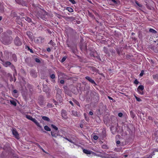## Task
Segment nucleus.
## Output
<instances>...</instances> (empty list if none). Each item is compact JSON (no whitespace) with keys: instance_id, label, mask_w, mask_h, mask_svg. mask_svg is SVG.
Returning <instances> with one entry per match:
<instances>
[{"instance_id":"obj_1","label":"nucleus","mask_w":158,"mask_h":158,"mask_svg":"<svg viewBox=\"0 0 158 158\" xmlns=\"http://www.w3.org/2000/svg\"><path fill=\"white\" fill-rule=\"evenodd\" d=\"M39 16L42 19H44L45 16L47 15L46 12L44 10H40L38 11Z\"/></svg>"},{"instance_id":"obj_2","label":"nucleus","mask_w":158,"mask_h":158,"mask_svg":"<svg viewBox=\"0 0 158 158\" xmlns=\"http://www.w3.org/2000/svg\"><path fill=\"white\" fill-rule=\"evenodd\" d=\"M144 89V87L143 85H139L137 89V91L138 93L141 95H143L144 94L143 90Z\"/></svg>"},{"instance_id":"obj_3","label":"nucleus","mask_w":158,"mask_h":158,"mask_svg":"<svg viewBox=\"0 0 158 158\" xmlns=\"http://www.w3.org/2000/svg\"><path fill=\"white\" fill-rule=\"evenodd\" d=\"M15 43L17 46H19L22 44V42L18 37H16L15 40Z\"/></svg>"},{"instance_id":"obj_4","label":"nucleus","mask_w":158,"mask_h":158,"mask_svg":"<svg viewBox=\"0 0 158 158\" xmlns=\"http://www.w3.org/2000/svg\"><path fill=\"white\" fill-rule=\"evenodd\" d=\"M61 114L62 118L65 119H66L68 117L67 116L66 111L64 110H62L61 112Z\"/></svg>"},{"instance_id":"obj_5","label":"nucleus","mask_w":158,"mask_h":158,"mask_svg":"<svg viewBox=\"0 0 158 158\" xmlns=\"http://www.w3.org/2000/svg\"><path fill=\"white\" fill-rule=\"evenodd\" d=\"M12 134L14 135L15 137L17 139H19V134L16 131L15 129H13L12 130Z\"/></svg>"},{"instance_id":"obj_6","label":"nucleus","mask_w":158,"mask_h":158,"mask_svg":"<svg viewBox=\"0 0 158 158\" xmlns=\"http://www.w3.org/2000/svg\"><path fill=\"white\" fill-rule=\"evenodd\" d=\"M32 121L34 122L38 127L41 128V130L44 132L43 131V129L42 128V126L40 125L39 123L37 121L35 118H34V119H33Z\"/></svg>"},{"instance_id":"obj_7","label":"nucleus","mask_w":158,"mask_h":158,"mask_svg":"<svg viewBox=\"0 0 158 158\" xmlns=\"http://www.w3.org/2000/svg\"><path fill=\"white\" fill-rule=\"evenodd\" d=\"M51 133L52 136L56 138L58 135V132L57 131H52Z\"/></svg>"},{"instance_id":"obj_8","label":"nucleus","mask_w":158,"mask_h":158,"mask_svg":"<svg viewBox=\"0 0 158 158\" xmlns=\"http://www.w3.org/2000/svg\"><path fill=\"white\" fill-rule=\"evenodd\" d=\"M85 79L93 84H95V82L94 80L92 79L89 77L87 76L85 77Z\"/></svg>"},{"instance_id":"obj_9","label":"nucleus","mask_w":158,"mask_h":158,"mask_svg":"<svg viewBox=\"0 0 158 158\" xmlns=\"http://www.w3.org/2000/svg\"><path fill=\"white\" fill-rule=\"evenodd\" d=\"M2 62H3V65L5 67H7L11 64V63L9 61L4 62L3 61Z\"/></svg>"},{"instance_id":"obj_10","label":"nucleus","mask_w":158,"mask_h":158,"mask_svg":"<svg viewBox=\"0 0 158 158\" xmlns=\"http://www.w3.org/2000/svg\"><path fill=\"white\" fill-rule=\"evenodd\" d=\"M72 114L76 117H78L80 116L79 114L77 111L74 110L72 111Z\"/></svg>"},{"instance_id":"obj_11","label":"nucleus","mask_w":158,"mask_h":158,"mask_svg":"<svg viewBox=\"0 0 158 158\" xmlns=\"http://www.w3.org/2000/svg\"><path fill=\"white\" fill-rule=\"evenodd\" d=\"M27 34L30 39H32L33 35L32 33L30 31H28L27 33Z\"/></svg>"},{"instance_id":"obj_12","label":"nucleus","mask_w":158,"mask_h":158,"mask_svg":"<svg viewBox=\"0 0 158 158\" xmlns=\"http://www.w3.org/2000/svg\"><path fill=\"white\" fill-rule=\"evenodd\" d=\"M83 152L84 153L87 154H90L92 153V152L90 151L85 149L83 150Z\"/></svg>"},{"instance_id":"obj_13","label":"nucleus","mask_w":158,"mask_h":158,"mask_svg":"<svg viewBox=\"0 0 158 158\" xmlns=\"http://www.w3.org/2000/svg\"><path fill=\"white\" fill-rule=\"evenodd\" d=\"M10 68L12 69L15 71V73L16 74H17V72L16 70L15 69V67L14 66V65L13 64H11L10 65Z\"/></svg>"},{"instance_id":"obj_14","label":"nucleus","mask_w":158,"mask_h":158,"mask_svg":"<svg viewBox=\"0 0 158 158\" xmlns=\"http://www.w3.org/2000/svg\"><path fill=\"white\" fill-rule=\"evenodd\" d=\"M42 118L45 121H46L48 122L50 121L49 118L47 117L43 116Z\"/></svg>"},{"instance_id":"obj_15","label":"nucleus","mask_w":158,"mask_h":158,"mask_svg":"<svg viewBox=\"0 0 158 158\" xmlns=\"http://www.w3.org/2000/svg\"><path fill=\"white\" fill-rule=\"evenodd\" d=\"M10 102L11 104L14 106H16V102L14 100H10Z\"/></svg>"},{"instance_id":"obj_16","label":"nucleus","mask_w":158,"mask_h":158,"mask_svg":"<svg viewBox=\"0 0 158 158\" xmlns=\"http://www.w3.org/2000/svg\"><path fill=\"white\" fill-rule=\"evenodd\" d=\"M26 118L30 120L31 121H32L33 119H34V118H33L31 116L29 115H27Z\"/></svg>"},{"instance_id":"obj_17","label":"nucleus","mask_w":158,"mask_h":158,"mask_svg":"<svg viewBox=\"0 0 158 158\" xmlns=\"http://www.w3.org/2000/svg\"><path fill=\"white\" fill-rule=\"evenodd\" d=\"M149 31L150 32L153 33H156L157 32L156 31V30L152 28H150L149 30Z\"/></svg>"},{"instance_id":"obj_18","label":"nucleus","mask_w":158,"mask_h":158,"mask_svg":"<svg viewBox=\"0 0 158 158\" xmlns=\"http://www.w3.org/2000/svg\"><path fill=\"white\" fill-rule=\"evenodd\" d=\"M44 129L45 130L48 131H51V129L47 126H44Z\"/></svg>"},{"instance_id":"obj_19","label":"nucleus","mask_w":158,"mask_h":158,"mask_svg":"<svg viewBox=\"0 0 158 158\" xmlns=\"http://www.w3.org/2000/svg\"><path fill=\"white\" fill-rule=\"evenodd\" d=\"M12 57L13 59L15 61H16L17 60L16 55L15 54H13L12 55Z\"/></svg>"},{"instance_id":"obj_20","label":"nucleus","mask_w":158,"mask_h":158,"mask_svg":"<svg viewBox=\"0 0 158 158\" xmlns=\"http://www.w3.org/2000/svg\"><path fill=\"white\" fill-rule=\"evenodd\" d=\"M67 9L70 12H72L73 11V9L70 7H67Z\"/></svg>"},{"instance_id":"obj_21","label":"nucleus","mask_w":158,"mask_h":158,"mask_svg":"<svg viewBox=\"0 0 158 158\" xmlns=\"http://www.w3.org/2000/svg\"><path fill=\"white\" fill-rule=\"evenodd\" d=\"M25 19L28 22H30L31 21V19L28 17H26Z\"/></svg>"},{"instance_id":"obj_22","label":"nucleus","mask_w":158,"mask_h":158,"mask_svg":"<svg viewBox=\"0 0 158 158\" xmlns=\"http://www.w3.org/2000/svg\"><path fill=\"white\" fill-rule=\"evenodd\" d=\"M26 49L27 48V50H28L31 53H33V50H32V49H31L28 46H26Z\"/></svg>"},{"instance_id":"obj_23","label":"nucleus","mask_w":158,"mask_h":158,"mask_svg":"<svg viewBox=\"0 0 158 158\" xmlns=\"http://www.w3.org/2000/svg\"><path fill=\"white\" fill-rule=\"evenodd\" d=\"M51 127H52L53 128V129H54L55 130H56V131H57L58 130V128L56 127V126H55L54 125H53V124H52L51 125Z\"/></svg>"},{"instance_id":"obj_24","label":"nucleus","mask_w":158,"mask_h":158,"mask_svg":"<svg viewBox=\"0 0 158 158\" xmlns=\"http://www.w3.org/2000/svg\"><path fill=\"white\" fill-rule=\"evenodd\" d=\"M53 105L51 103H48L47 105L48 107L51 108L52 107Z\"/></svg>"},{"instance_id":"obj_25","label":"nucleus","mask_w":158,"mask_h":158,"mask_svg":"<svg viewBox=\"0 0 158 158\" xmlns=\"http://www.w3.org/2000/svg\"><path fill=\"white\" fill-rule=\"evenodd\" d=\"M67 58V57L65 56L61 60V62H63L65 61Z\"/></svg>"},{"instance_id":"obj_26","label":"nucleus","mask_w":158,"mask_h":158,"mask_svg":"<svg viewBox=\"0 0 158 158\" xmlns=\"http://www.w3.org/2000/svg\"><path fill=\"white\" fill-rule=\"evenodd\" d=\"M131 114V116L134 118V117L135 116V114L133 113V112L132 111H131L130 112Z\"/></svg>"},{"instance_id":"obj_27","label":"nucleus","mask_w":158,"mask_h":158,"mask_svg":"<svg viewBox=\"0 0 158 158\" xmlns=\"http://www.w3.org/2000/svg\"><path fill=\"white\" fill-rule=\"evenodd\" d=\"M75 103L78 106H80V103H79L77 101H76L75 100Z\"/></svg>"},{"instance_id":"obj_28","label":"nucleus","mask_w":158,"mask_h":158,"mask_svg":"<svg viewBox=\"0 0 158 158\" xmlns=\"http://www.w3.org/2000/svg\"><path fill=\"white\" fill-rule=\"evenodd\" d=\"M69 1L73 4H75L76 3L74 0H69Z\"/></svg>"},{"instance_id":"obj_29","label":"nucleus","mask_w":158,"mask_h":158,"mask_svg":"<svg viewBox=\"0 0 158 158\" xmlns=\"http://www.w3.org/2000/svg\"><path fill=\"white\" fill-rule=\"evenodd\" d=\"M3 43L5 44H10V43L11 42V41L10 40L9 41H8V42H4V41H3L2 42Z\"/></svg>"},{"instance_id":"obj_30","label":"nucleus","mask_w":158,"mask_h":158,"mask_svg":"<svg viewBox=\"0 0 158 158\" xmlns=\"http://www.w3.org/2000/svg\"><path fill=\"white\" fill-rule=\"evenodd\" d=\"M135 98L136 99V100H137V101H139V102L140 101H141V99L140 98H138L137 97L135 96Z\"/></svg>"},{"instance_id":"obj_31","label":"nucleus","mask_w":158,"mask_h":158,"mask_svg":"<svg viewBox=\"0 0 158 158\" xmlns=\"http://www.w3.org/2000/svg\"><path fill=\"white\" fill-rule=\"evenodd\" d=\"M93 138L94 140H97L98 138V136L95 135L94 136Z\"/></svg>"},{"instance_id":"obj_32","label":"nucleus","mask_w":158,"mask_h":158,"mask_svg":"<svg viewBox=\"0 0 158 158\" xmlns=\"http://www.w3.org/2000/svg\"><path fill=\"white\" fill-rule=\"evenodd\" d=\"M134 83L135 84H138L139 83V82L137 79H136L134 81Z\"/></svg>"},{"instance_id":"obj_33","label":"nucleus","mask_w":158,"mask_h":158,"mask_svg":"<svg viewBox=\"0 0 158 158\" xmlns=\"http://www.w3.org/2000/svg\"><path fill=\"white\" fill-rule=\"evenodd\" d=\"M50 77H51V78H52V79H54L55 78V75L54 74H52L51 76H50Z\"/></svg>"},{"instance_id":"obj_34","label":"nucleus","mask_w":158,"mask_h":158,"mask_svg":"<svg viewBox=\"0 0 158 158\" xmlns=\"http://www.w3.org/2000/svg\"><path fill=\"white\" fill-rule=\"evenodd\" d=\"M35 61L37 63H40V60L38 58H35Z\"/></svg>"},{"instance_id":"obj_35","label":"nucleus","mask_w":158,"mask_h":158,"mask_svg":"<svg viewBox=\"0 0 158 158\" xmlns=\"http://www.w3.org/2000/svg\"><path fill=\"white\" fill-rule=\"evenodd\" d=\"M123 114L122 113H119L118 114V115L119 117H121L122 116Z\"/></svg>"},{"instance_id":"obj_36","label":"nucleus","mask_w":158,"mask_h":158,"mask_svg":"<svg viewBox=\"0 0 158 158\" xmlns=\"http://www.w3.org/2000/svg\"><path fill=\"white\" fill-rule=\"evenodd\" d=\"M17 93V90L16 89H15L13 91L12 94H16Z\"/></svg>"},{"instance_id":"obj_37","label":"nucleus","mask_w":158,"mask_h":158,"mask_svg":"<svg viewBox=\"0 0 158 158\" xmlns=\"http://www.w3.org/2000/svg\"><path fill=\"white\" fill-rule=\"evenodd\" d=\"M144 71H141V73H140L139 75L140 77H142L143 76V74Z\"/></svg>"},{"instance_id":"obj_38","label":"nucleus","mask_w":158,"mask_h":158,"mask_svg":"<svg viewBox=\"0 0 158 158\" xmlns=\"http://www.w3.org/2000/svg\"><path fill=\"white\" fill-rule=\"evenodd\" d=\"M103 49L105 52L106 54L107 53V50L106 49V48L105 47H104L103 48Z\"/></svg>"},{"instance_id":"obj_39","label":"nucleus","mask_w":158,"mask_h":158,"mask_svg":"<svg viewBox=\"0 0 158 158\" xmlns=\"http://www.w3.org/2000/svg\"><path fill=\"white\" fill-rule=\"evenodd\" d=\"M102 148L105 149H106L107 148V146L104 145H102Z\"/></svg>"},{"instance_id":"obj_40","label":"nucleus","mask_w":158,"mask_h":158,"mask_svg":"<svg viewBox=\"0 0 158 158\" xmlns=\"http://www.w3.org/2000/svg\"><path fill=\"white\" fill-rule=\"evenodd\" d=\"M2 52H1L0 54V60L1 61H3V60L2 59L1 57L2 56Z\"/></svg>"},{"instance_id":"obj_41","label":"nucleus","mask_w":158,"mask_h":158,"mask_svg":"<svg viewBox=\"0 0 158 158\" xmlns=\"http://www.w3.org/2000/svg\"><path fill=\"white\" fill-rule=\"evenodd\" d=\"M60 83L61 84H64V81L63 80H61L60 81Z\"/></svg>"},{"instance_id":"obj_42","label":"nucleus","mask_w":158,"mask_h":158,"mask_svg":"<svg viewBox=\"0 0 158 158\" xmlns=\"http://www.w3.org/2000/svg\"><path fill=\"white\" fill-rule=\"evenodd\" d=\"M69 102L70 104H71V105L72 106H73V102L71 101H70Z\"/></svg>"},{"instance_id":"obj_43","label":"nucleus","mask_w":158,"mask_h":158,"mask_svg":"<svg viewBox=\"0 0 158 158\" xmlns=\"http://www.w3.org/2000/svg\"><path fill=\"white\" fill-rule=\"evenodd\" d=\"M37 145L38 146V147L40 148L41 149L42 148L37 143Z\"/></svg>"},{"instance_id":"obj_44","label":"nucleus","mask_w":158,"mask_h":158,"mask_svg":"<svg viewBox=\"0 0 158 158\" xmlns=\"http://www.w3.org/2000/svg\"><path fill=\"white\" fill-rule=\"evenodd\" d=\"M116 143L118 144H119L120 143V141L118 140L116 142Z\"/></svg>"},{"instance_id":"obj_45","label":"nucleus","mask_w":158,"mask_h":158,"mask_svg":"<svg viewBox=\"0 0 158 158\" xmlns=\"http://www.w3.org/2000/svg\"><path fill=\"white\" fill-rule=\"evenodd\" d=\"M47 51L48 52H50L51 51L50 48H48L47 49Z\"/></svg>"},{"instance_id":"obj_46","label":"nucleus","mask_w":158,"mask_h":158,"mask_svg":"<svg viewBox=\"0 0 158 158\" xmlns=\"http://www.w3.org/2000/svg\"><path fill=\"white\" fill-rule=\"evenodd\" d=\"M89 114L91 115H92L93 114V113L92 111H90L89 112Z\"/></svg>"},{"instance_id":"obj_47","label":"nucleus","mask_w":158,"mask_h":158,"mask_svg":"<svg viewBox=\"0 0 158 158\" xmlns=\"http://www.w3.org/2000/svg\"><path fill=\"white\" fill-rule=\"evenodd\" d=\"M111 1L113 2H114V3H116V1H115V0H111Z\"/></svg>"},{"instance_id":"obj_48","label":"nucleus","mask_w":158,"mask_h":158,"mask_svg":"<svg viewBox=\"0 0 158 158\" xmlns=\"http://www.w3.org/2000/svg\"><path fill=\"white\" fill-rule=\"evenodd\" d=\"M41 149L42 150V151H43L44 152L46 153V152H45V151H44V150L43 148H42Z\"/></svg>"},{"instance_id":"obj_49","label":"nucleus","mask_w":158,"mask_h":158,"mask_svg":"<svg viewBox=\"0 0 158 158\" xmlns=\"http://www.w3.org/2000/svg\"><path fill=\"white\" fill-rule=\"evenodd\" d=\"M108 98L110 100H112L113 99V98L111 97H108Z\"/></svg>"},{"instance_id":"obj_50","label":"nucleus","mask_w":158,"mask_h":158,"mask_svg":"<svg viewBox=\"0 0 158 158\" xmlns=\"http://www.w3.org/2000/svg\"><path fill=\"white\" fill-rule=\"evenodd\" d=\"M128 156V155H124L123 156L125 157H127V156Z\"/></svg>"},{"instance_id":"obj_51","label":"nucleus","mask_w":158,"mask_h":158,"mask_svg":"<svg viewBox=\"0 0 158 158\" xmlns=\"http://www.w3.org/2000/svg\"><path fill=\"white\" fill-rule=\"evenodd\" d=\"M68 141H69V142H70L71 143H73V142L71 140H70V139H69L68 140Z\"/></svg>"},{"instance_id":"obj_52","label":"nucleus","mask_w":158,"mask_h":158,"mask_svg":"<svg viewBox=\"0 0 158 158\" xmlns=\"http://www.w3.org/2000/svg\"><path fill=\"white\" fill-rule=\"evenodd\" d=\"M3 10L2 9H1L0 8V12H1L3 11Z\"/></svg>"},{"instance_id":"obj_53","label":"nucleus","mask_w":158,"mask_h":158,"mask_svg":"<svg viewBox=\"0 0 158 158\" xmlns=\"http://www.w3.org/2000/svg\"><path fill=\"white\" fill-rule=\"evenodd\" d=\"M2 16H0V21L2 19Z\"/></svg>"},{"instance_id":"obj_54","label":"nucleus","mask_w":158,"mask_h":158,"mask_svg":"<svg viewBox=\"0 0 158 158\" xmlns=\"http://www.w3.org/2000/svg\"><path fill=\"white\" fill-rule=\"evenodd\" d=\"M64 139H66L68 140H68H69V139L67 138H65V137H64Z\"/></svg>"},{"instance_id":"obj_55","label":"nucleus","mask_w":158,"mask_h":158,"mask_svg":"<svg viewBox=\"0 0 158 158\" xmlns=\"http://www.w3.org/2000/svg\"><path fill=\"white\" fill-rule=\"evenodd\" d=\"M8 53L7 51H5V54H7Z\"/></svg>"},{"instance_id":"obj_56","label":"nucleus","mask_w":158,"mask_h":158,"mask_svg":"<svg viewBox=\"0 0 158 158\" xmlns=\"http://www.w3.org/2000/svg\"><path fill=\"white\" fill-rule=\"evenodd\" d=\"M15 1L17 3H19V2L18 0H15Z\"/></svg>"},{"instance_id":"obj_57","label":"nucleus","mask_w":158,"mask_h":158,"mask_svg":"<svg viewBox=\"0 0 158 158\" xmlns=\"http://www.w3.org/2000/svg\"><path fill=\"white\" fill-rule=\"evenodd\" d=\"M59 91L60 92H61V90L60 89H59Z\"/></svg>"},{"instance_id":"obj_58","label":"nucleus","mask_w":158,"mask_h":158,"mask_svg":"<svg viewBox=\"0 0 158 158\" xmlns=\"http://www.w3.org/2000/svg\"><path fill=\"white\" fill-rule=\"evenodd\" d=\"M151 117H149V119H151Z\"/></svg>"},{"instance_id":"obj_59","label":"nucleus","mask_w":158,"mask_h":158,"mask_svg":"<svg viewBox=\"0 0 158 158\" xmlns=\"http://www.w3.org/2000/svg\"><path fill=\"white\" fill-rule=\"evenodd\" d=\"M0 30L1 31H2V30L1 29H0Z\"/></svg>"},{"instance_id":"obj_60","label":"nucleus","mask_w":158,"mask_h":158,"mask_svg":"<svg viewBox=\"0 0 158 158\" xmlns=\"http://www.w3.org/2000/svg\"><path fill=\"white\" fill-rule=\"evenodd\" d=\"M137 4L138 5H139V6H140V5H139L137 3Z\"/></svg>"},{"instance_id":"obj_61","label":"nucleus","mask_w":158,"mask_h":158,"mask_svg":"<svg viewBox=\"0 0 158 158\" xmlns=\"http://www.w3.org/2000/svg\"><path fill=\"white\" fill-rule=\"evenodd\" d=\"M132 34H133V33H132Z\"/></svg>"},{"instance_id":"obj_62","label":"nucleus","mask_w":158,"mask_h":158,"mask_svg":"<svg viewBox=\"0 0 158 158\" xmlns=\"http://www.w3.org/2000/svg\"><path fill=\"white\" fill-rule=\"evenodd\" d=\"M1 69V67L0 66V69Z\"/></svg>"}]
</instances>
